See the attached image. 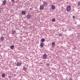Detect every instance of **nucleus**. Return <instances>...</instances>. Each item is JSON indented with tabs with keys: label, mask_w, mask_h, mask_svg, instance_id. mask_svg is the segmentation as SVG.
<instances>
[{
	"label": "nucleus",
	"mask_w": 80,
	"mask_h": 80,
	"mask_svg": "<svg viewBox=\"0 0 80 80\" xmlns=\"http://www.w3.org/2000/svg\"><path fill=\"white\" fill-rule=\"evenodd\" d=\"M71 10V7L70 6H68L67 8V10L68 12H70Z\"/></svg>",
	"instance_id": "nucleus-1"
},
{
	"label": "nucleus",
	"mask_w": 80,
	"mask_h": 80,
	"mask_svg": "<svg viewBox=\"0 0 80 80\" xmlns=\"http://www.w3.org/2000/svg\"><path fill=\"white\" fill-rule=\"evenodd\" d=\"M43 8H44V6L43 5H41L40 7L39 10H43Z\"/></svg>",
	"instance_id": "nucleus-2"
},
{
	"label": "nucleus",
	"mask_w": 80,
	"mask_h": 80,
	"mask_svg": "<svg viewBox=\"0 0 80 80\" xmlns=\"http://www.w3.org/2000/svg\"><path fill=\"white\" fill-rule=\"evenodd\" d=\"M31 18V15L29 14L27 15V19H30Z\"/></svg>",
	"instance_id": "nucleus-3"
},
{
	"label": "nucleus",
	"mask_w": 80,
	"mask_h": 80,
	"mask_svg": "<svg viewBox=\"0 0 80 80\" xmlns=\"http://www.w3.org/2000/svg\"><path fill=\"white\" fill-rule=\"evenodd\" d=\"M47 54H44L43 56V59H46V58H47Z\"/></svg>",
	"instance_id": "nucleus-4"
},
{
	"label": "nucleus",
	"mask_w": 80,
	"mask_h": 80,
	"mask_svg": "<svg viewBox=\"0 0 80 80\" xmlns=\"http://www.w3.org/2000/svg\"><path fill=\"white\" fill-rule=\"evenodd\" d=\"M22 63L21 62H18L17 64V66H21Z\"/></svg>",
	"instance_id": "nucleus-5"
},
{
	"label": "nucleus",
	"mask_w": 80,
	"mask_h": 80,
	"mask_svg": "<svg viewBox=\"0 0 80 80\" xmlns=\"http://www.w3.org/2000/svg\"><path fill=\"white\" fill-rule=\"evenodd\" d=\"M7 3V1L6 0H4L3 2V4L4 5H5Z\"/></svg>",
	"instance_id": "nucleus-6"
},
{
	"label": "nucleus",
	"mask_w": 80,
	"mask_h": 80,
	"mask_svg": "<svg viewBox=\"0 0 80 80\" xmlns=\"http://www.w3.org/2000/svg\"><path fill=\"white\" fill-rule=\"evenodd\" d=\"M51 8L52 10H54L55 8V7L54 5H52L51 6Z\"/></svg>",
	"instance_id": "nucleus-7"
},
{
	"label": "nucleus",
	"mask_w": 80,
	"mask_h": 80,
	"mask_svg": "<svg viewBox=\"0 0 80 80\" xmlns=\"http://www.w3.org/2000/svg\"><path fill=\"white\" fill-rule=\"evenodd\" d=\"M10 48H11V49L13 50V48H14V46L13 45H12L10 47Z\"/></svg>",
	"instance_id": "nucleus-8"
},
{
	"label": "nucleus",
	"mask_w": 80,
	"mask_h": 80,
	"mask_svg": "<svg viewBox=\"0 0 80 80\" xmlns=\"http://www.w3.org/2000/svg\"><path fill=\"white\" fill-rule=\"evenodd\" d=\"M43 4L44 6H46V5H47V3L46 2H44Z\"/></svg>",
	"instance_id": "nucleus-9"
},
{
	"label": "nucleus",
	"mask_w": 80,
	"mask_h": 80,
	"mask_svg": "<svg viewBox=\"0 0 80 80\" xmlns=\"http://www.w3.org/2000/svg\"><path fill=\"white\" fill-rule=\"evenodd\" d=\"M40 46L41 47H43V43L42 42H41L40 43Z\"/></svg>",
	"instance_id": "nucleus-10"
},
{
	"label": "nucleus",
	"mask_w": 80,
	"mask_h": 80,
	"mask_svg": "<svg viewBox=\"0 0 80 80\" xmlns=\"http://www.w3.org/2000/svg\"><path fill=\"white\" fill-rule=\"evenodd\" d=\"M5 77V74L4 73L2 74V78H4Z\"/></svg>",
	"instance_id": "nucleus-11"
},
{
	"label": "nucleus",
	"mask_w": 80,
	"mask_h": 80,
	"mask_svg": "<svg viewBox=\"0 0 80 80\" xmlns=\"http://www.w3.org/2000/svg\"><path fill=\"white\" fill-rule=\"evenodd\" d=\"M22 13L23 15H25V11H22Z\"/></svg>",
	"instance_id": "nucleus-12"
},
{
	"label": "nucleus",
	"mask_w": 80,
	"mask_h": 80,
	"mask_svg": "<svg viewBox=\"0 0 80 80\" xmlns=\"http://www.w3.org/2000/svg\"><path fill=\"white\" fill-rule=\"evenodd\" d=\"M3 38H4L3 37H2L0 38L1 40L2 41V40H3Z\"/></svg>",
	"instance_id": "nucleus-13"
},
{
	"label": "nucleus",
	"mask_w": 80,
	"mask_h": 80,
	"mask_svg": "<svg viewBox=\"0 0 80 80\" xmlns=\"http://www.w3.org/2000/svg\"><path fill=\"white\" fill-rule=\"evenodd\" d=\"M52 47H54L55 46V42H52Z\"/></svg>",
	"instance_id": "nucleus-14"
},
{
	"label": "nucleus",
	"mask_w": 80,
	"mask_h": 80,
	"mask_svg": "<svg viewBox=\"0 0 80 80\" xmlns=\"http://www.w3.org/2000/svg\"><path fill=\"white\" fill-rule=\"evenodd\" d=\"M41 42H45V39H44L42 38L41 39Z\"/></svg>",
	"instance_id": "nucleus-15"
},
{
	"label": "nucleus",
	"mask_w": 80,
	"mask_h": 80,
	"mask_svg": "<svg viewBox=\"0 0 80 80\" xmlns=\"http://www.w3.org/2000/svg\"><path fill=\"white\" fill-rule=\"evenodd\" d=\"M12 33H13V34H15V32H16V31H15L12 30Z\"/></svg>",
	"instance_id": "nucleus-16"
},
{
	"label": "nucleus",
	"mask_w": 80,
	"mask_h": 80,
	"mask_svg": "<svg viewBox=\"0 0 80 80\" xmlns=\"http://www.w3.org/2000/svg\"><path fill=\"white\" fill-rule=\"evenodd\" d=\"M23 70H24V71H26V70H27V68L23 67Z\"/></svg>",
	"instance_id": "nucleus-17"
},
{
	"label": "nucleus",
	"mask_w": 80,
	"mask_h": 80,
	"mask_svg": "<svg viewBox=\"0 0 80 80\" xmlns=\"http://www.w3.org/2000/svg\"><path fill=\"white\" fill-rule=\"evenodd\" d=\"M52 21L53 22H55V18H52Z\"/></svg>",
	"instance_id": "nucleus-18"
},
{
	"label": "nucleus",
	"mask_w": 80,
	"mask_h": 80,
	"mask_svg": "<svg viewBox=\"0 0 80 80\" xmlns=\"http://www.w3.org/2000/svg\"><path fill=\"white\" fill-rule=\"evenodd\" d=\"M59 36H60V37H62V34L61 33H60L59 34Z\"/></svg>",
	"instance_id": "nucleus-19"
},
{
	"label": "nucleus",
	"mask_w": 80,
	"mask_h": 80,
	"mask_svg": "<svg viewBox=\"0 0 80 80\" xmlns=\"http://www.w3.org/2000/svg\"><path fill=\"white\" fill-rule=\"evenodd\" d=\"M11 2L13 3V2H15V0H11Z\"/></svg>",
	"instance_id": "nucleus-20"
},
{
	"label": "nucleus",
	"mask_w": 80,
	"mask_h": 80,
	"mask_svg": "<svg viewBox=\"0 0 80 80\" xmlns=\"http://www.w3.org/2000/svg\"><path fill=\"white\" fill-rule=\"evenodd\" d=\"M78 5H80V2L78 3Z\"/></svg>",
	"instance_id": "nucleus-21"
},
{
	"label": "nucleus",
	"mask_w": 80,
	"mask_h": 80,
	"mask_svg": "<svg viewBox=\"0 0 80 80\" xmlns=\"http://www.w3.org/2000/svg\"><path fill=\"white\" fill-rule=\"evenodd\" d=\"M72 18L73 19H75V16L74 15L73 16Z\"/></svg>",
	"instance_id": "nucleus-22"
},
{
	"label": "nucleus",
	"mask_w": 80,
	"mask_h": 80,
	"mask_svg": "<svg viewBox=\"0 0 80 80\" xmlns=\"http://www.w3.org/2000/svg\"><path fill=\"white\" fill-rule=\"evenodd\" d=\"M47 66H50V64L49 63L47 64Z\"/></svg>",
	"instance_id": "nucleus-23"
},
{
	"label": "nucleus",
	"mask_w": 80,
	"mask_h": 80,
	"mask_svg": "<svg viewBox=\"0 0 80 80\" xmlns=\"http://www.w3.org/2000/svg\"><path fill=\"white\" fill-rule=\"evenodd\" d=\"M9 78H12V77H11V76H9Z\"/></svg>",
	"instance_id": "nucleus-24"
},
{
	"label": "nucleus",
	"mask_w": 80,
	"mask_h": 80,
	"mask_svg": "<svg viewBox=\"0 0 80 80\" xmlns=\"http://www.w3.org/2000/svg\"><path fill=\"white\" fill-rule=\"evenodd\" d=\"M69 80H72V79L71 78H70Z\"/></svg>",
	"instance_id": "nucleus-25"
},
{
	"label": "nucleus",
	"mask_w": 80,
	"mask_h": 80,
	"mask_svg": "<svg viewBox=\"0 0 80 80\" xmlns=\"http://www.w3.org/2000/svg\"><path fill=\"white\" fill-rule=\"evenodd\" d=\"M30 10H32V8H30Z\"/></svg>",
	"instance_id": "nucleus-26"
},
{
	"label": "nucleus",
	"mask_w": 80,
	"mask_h": 80,
	"mask_svg": "<svg viewBox=\"0 0 80 80\" xmlns=\"http://www.w3.org/2000/svg\"><path fill=\"white\" fill-rule=\"evenodd\" d=\"M0 12H1V11H0Z\"/></svg>",
	"instance_id": "nucleus-27"
}]
</instances>
